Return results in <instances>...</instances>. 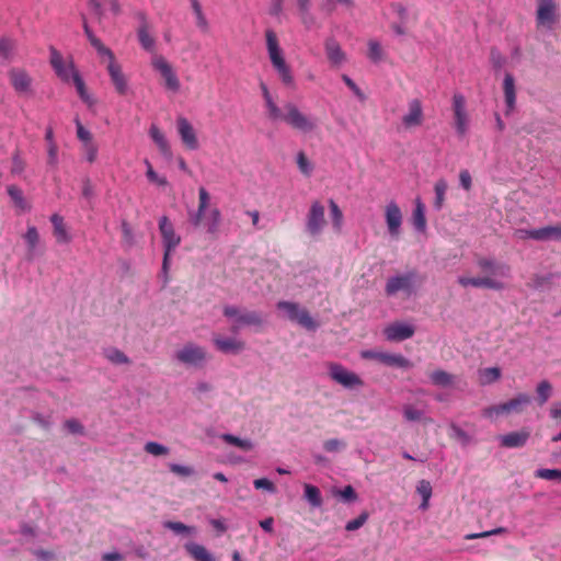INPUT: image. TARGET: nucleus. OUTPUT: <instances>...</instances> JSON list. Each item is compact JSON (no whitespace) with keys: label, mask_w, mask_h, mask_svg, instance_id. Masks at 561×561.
<instances>
[{"label":"nucleus","mask_w":561,"mask_h":561,"mask_svg":"<svg viewBox=\"0 0 561 561\" xmlns=\"http://www.w3.org/2000/svg\"><path fill=\"white\" fill-rule=\"evenodd\" d=\"M536 234L539 237V241L561 240V225L539 228V232Z\"/></svg>","instance_id":"38"},{"label":"nucleus","mask_w":561,"mask_h":561,"mask_svg":"<svg viewBox=\"0 0 561 561\" xmlns=\"http://www.w3.org/2000/svg\"><path fill=\"white\" fill-rule=\"evenodd\" d=\"M145 164L147 165V172L146 175L148 180L152 183L158 184L159 186H165L168 185V180L164 176H159L157 172L153 170L151 163L149 160H145Z\"/></svg>","instance_id":"53"},{"label":"nucleus","mask_w":561,"mask_h":561,"mask_svg":"<svg viewBox=\"0 0 561 561\" xmlns=\"http://www.w3.org/2000/svg\"><path fill=\"white\" fill-rule=\"evenodd\" d=\"M224 314L233 319L230 329L233 333H238L243 327H261L263 323L261 313L248 310L241 311L234 306H226L224 308Z\"/></svg>","instance_id":"4"},{"label":"nucleus","mask_w":561,"mask_h":561,"mask_svg":"<svg viewBox=\"0 0 561 561\" xmlns=\"http://www.w3.org/2000/svg\"><path fill=\"white\" fill-rule=\"evenodd\" d=\"M149 134L160 152L165 157H171V148L163 133L156 125H151Z\"/></svg>","instance_id":"30"},{"label":"nucleus","mask_w":561,"mask_h":561,"mask_svg":"<svg viewBox=\"0 0 561 561\" xmlns=\"http://www.w3.org/2000/svg\"><path fill=\"white\" fill-rule=\"evenodd\" d=\"M477 266L484 273V276L496 278L500 282L504 278L511 277V266L504 262H499L495 259L479 256L477 259Z\"/></svg>","instance_id":"10"},{"label":"nucleus","mask_w":561,"mask_h":561,"mask_svg":"<svg viewBox=\"0 0 561 561\" xmlns=\"http://www.w3.org/2000/svg\"><path fill=\"white\" fill-rule=\"evenodd\" d=\"M213 341H214L215 346L220 352L226 353V354H228V353L237 354V353L243 351L245 347L244 342L232 339V337L222 339V337L216 335V336H214Z\"/></svg>","instance_id":"24"},{"label":"nucleus","mask_w":561,"mask_h":561,"mask_svg":"<svg viewBox=\"0 0 561 561\" xmlns=\"http://www.w3.org/2000/svg\"><path fill=\"white\" fill-rule=\"evenodd\" d=\"M164 527L176 533V534H188L194 530L193 527L186 526L181 522H167Z\"/></svg>","instance_id":"62"},{"label":"nucleus","mask_w":561,"mask_h":561,"mask_svg":"<svg viewBox=\"0 0 561 561\" xmlns=\"http://www.w3.org/2000/svg\"><path fill=\"white\" fill-rule=\"evenodd\" d=\"M7 192L16 208L23 211L30 210L31 207L27 204L23 195V192L20 187H18L16 185H9Z\"/></svg>","instance_id":"33"},{"label":"nucleus","mask_w":561,"mask_h":561,"mask_svg":"<svg viewBox=\"0 0 561 561\" xmlns=\"http://www.w3.org/2000/svg\"><path fill=\"white\" fill-rule=\"evenodd\" d=\"M327 226L325 208L320 201H313L306 216V231L318 237Z\"/></svg>","instance_id":"9"},{"label":"nucleus","mask_w":561,"mask_h":561,"mask_svg":"<svg viewBox=\"0 0 561 561\" xmlns=\"http://www.w3.org/2000/svg\"><path fill=\"white\" fill-rule=\"evenodd\" d=\"M455 128L459 136H465L468 130V115L467 112H460L454 114Z\"/></svg>","instance_id":"49"},{"label":"nucleus","mask_w":561,"mask_h":561,"mask_svg":"<svg viewBox=\"0 0 561 561\" xmlns=\"http://www.w3.org/2000/svg\"><path fill=\"white\" fill-rule=\"evenodd\" d=\"M297 164H298V168L300 170V172L302 174H305L306 176H309L312 172V165L311 163L309 162L307 156L305 154V152L300 151L298 154H297Z\"/></svg>","instance_id":"57"},{"label":"nucleus","mask_w":561,"mask_h":561,"mask_svg":"<svg viewBox=\"0 0 561 561\" xmlns=\"http://www.w3.org/2000/svg\"><path fill=\"white\" fill-rule=\"evenodd\" d=\"M506 533H507L506 528L497 527V528H494V529L488 530V531L468 534L465 536V539L472 540V539H478V538H486L492 535H500V534H506Z\"/></svg>","instance_id":"56"},{"label":"nucleus","mask_w":561,"mask_h":561,"mask_svg":"<svg viewBox=\"0 0 561 561\" xmlns=\"http://www.w3.org/2000/svg\"><path fill=\"white\" fill-rule=\"evenodd\" d=\"M537 401L539 405H543L552 393V386L548 380H542L537 386Z\"/></svg>","instance_id":"45"},{"label":"nucleus","mask_w":561,"mask_h":561,"mask_svg":"<svg viewBox=\"0 0 561 561\" xmlns=\"http://www.w3.org/2000/svg\"><path fill=\"white\" fill-rule=\"evenodd\" d=\"M458 283L462 287L472 286L476 288H486L493 290H502L505 288V284L500 282L496 278H492L489 276H478V277H465L460 276L458 278Z\"/></svg>","instance_id":"18"},{"label":"nucleus","mask_w":561,"mask_h":561,"mask_svg":"<svg viewBox=\"0 0 561 561\" xmlns=\"http://www.w3.org/2000/svg\"><path fill=\"white\" fill-rule=\"evenodd\" d=\"M192 9L196 15V25L204 32L208 31V22L203 13L202 5L198 0H191Z\"/></svg>","instance_id":"47"},{"label":"nucleus","mask_w":561,"mask_h":561,"mask_svg":"<svg viewBox=\"0 0 561 561\" xmlns=\"http://www.w3.org/2000/svg\"><path fill=\"white\" fill-rule=\"evenodd\" d=\"M220 438L229 444V445H233L238 448H240L241 450H244V451H250L253 449L254 445L252 443V440L248 439V438H240V437H237L232 434H222L220 436Z\"/></svg>","instance_id":"37"},{"label":"nucleus","mask_w":561,"mask_h":561,"mask_svg":"<svg viewBox=\"0 0 561 561\" xmlns=\"http://www.w3.org/2000/svg\"><path fill=\"white\" fill-rule=\"evenodd\" d=\"M253 485L256 490H264V491H267L270 493H275L276 492V486L275 484L270 481L268 479L266 478H260V479H255L253 481Z\"/></svg>","instance_id":"61"},{"label":"nucleus","mask_w":561,"mask_h":561,"mask_svg":"<svg viewBox=\"0 0 561 561\" xmlns=\"http://www.w3.org/2000/svg\"><path fill=\"white\" fill-rule=\"evenodd\" d=\"M414 328L403 322H394L385 329V335L389 341H404L414 334Z\"/></svg>","instance_id":"21"},{"label":"nucleus","mask_w":561,"mask_h":561,"mask_svg":"<svg viewBox=\"0 0 561 561\" xmlns=\"http://www.w3.org/2000/svg\"><path fill=\"white\" fill-rule=\"evenodd\" d=\"M535 477L543 480L561 481V469H538L535 471Z\"/></svg>","instance_id":"51"},{"label":"nucleus","mask_w":561,"mask_h":561,"mask_svg":"<svg viewBox=\"0 0 561 561\" xmlns=\"http://www.w3.org/2000/svg\"><path fill=\"white\" fill-rule=\"evenodd\" d=\"M169 469L174 474L184 477V478L191 477L194 473V469L192 467L182 466V465H178V463H170Z\"/></svg>","instance_id":"60"},{"label":"nucleus","mask_w":561,"mask_h":561,"mask_svg":"<svg viewBox=\"0 0 561 561\" xmlns=\"http://www.w3.org/2000/svg\"><path fill=\"white\" fill-rule=\"evenodd\" d=\"M448 188V184L444 179H439L434 186L435 191V201H434V207L439 210L445 202V194Z\"/></svg>","instance_id":"40"},{"label":"nucleus","mask_w":561,"mask_h":561,"mask_svg":"<svg viewBox=\"0 0 561 561\" xmlns=\"http://www.w3.org/2000/svg\"><path fill=\"white\" fill-rule=\"evenodd\" d=\"M137 34L141 47L147 51H153L156 42L154 38L150 35V27L145 19L138 28Z\"/></svg>","instance_id":"28"},{"label":"nucleus","mask_w":561,"mask_h":561,"mask_svg":"<svg viewBox=\"0 0 561 561\" xmlns=\"http://www.w3.org/2000/svg\"><path fill=\"white\" fill-rule=\"evenodd\" d=\"M415 276V272H409L404 275L390 277L385 288L387 296H393L399 291H405L410 295L412 293V286Z\"/></svg>","instance_id":"15"},{"label":"nucleus","mask_w":561,"mask_h":561,"mask_svg":"<svg viewBox=\"0 0 561 561\" xmlns=\"http://www.w3.org/2000/svg\"><path fill=\"white\" fill-rule=\"evenodd\" d=\"M101 57H105L107 59L106 69L116 92L121 95H125L128 91V83L125 75L123 73L121 65L115 59L113 51L110 50V54H104Z\"/></svg>","instance_id":"11"},{"label":"nucleus","mask_w":561,"mask_h":561,"mask_svg":"<svg viewBox=\"0 0 561 561\" xmlns=\"http://www.w3.org/2000/svg\"><path fill=\"white\" fill-rule=\"evenodd\" d=\"M328 369L330 378L346 389H356L364 386L363 379L357 374L346 369L339 363H329Z\"/></svg>","instance_id":"7"},{"label":"nucleus","mask_w":561,"mask_h":561,"mask_svg":"<svg viewBox=\"0 0 561 561\" xmlns=\"http://www.w3.org/2000/svg\"><path fill=\"white\" fill-rule=\"evenodd\" d=\"M50 65L54 68L57 76L62 80L68 82L70 79L75 81V76L79 75V72L76 70L72 62L66 64L64 61V58L61 54L55 49L50 48Z\"/></svg>","instance_id":"13"},{"label":"nucleus","mask_w":561,"mask_h":561,"mask_svg":"<svg viewBox=\"0 0 561 561\" xmlns=\"http://www.w3.org/2000/svg\"><path fill=\"white\" fill-rule=\"evenodd\" d=\"M50 221L54 226V234L59 243H67L70 241V237L64 224V218L58 214H54L50 217Z\"/></svg>","instance_id":"32"},{"label":"nucleus","mask_w":561,"mask_h":561,"mask_svg":"<svg viewBox=\"0 0 561 561\" xmlns=\"http://www.w3.org/2000/svg\"><path fill=\"white\" fill-rule=\"evenodd\" d=\"M403 415L408 421H421L423 419V412L412 405H405L403 408Z\"/></svg>","instance_id":"64"},{"label":"nucleus","mask_w":561,"mask_h":561,"mask_svg":"<svg viewBox=\"0 0 561 561\" xmlns=\"http://www.w3.org/2000/svg\"><path fill=\"white\" fill-rule=\"evenodd\" d=\"M104 356L107 360L115 365L129 364L130 359L118 348L110 347L104 351Z\"/></svg>","instance_id":"41"},{"label":"nucleus","mask_w":561,"mask_h":561,"mask_svg":"<svg viewBox=\"0 0 561 561\" xmlns=\"http://www.w3.org/2000/svg\"><path fill=\"white\" fill-rule=\"evenodd\" d=\"M89 8L98 23H102L104 16V0H89Z\"/></svg>","instance_id":"55"},{"label":"nucleus","mask_w":561,"mask_h":561,"mask_svg":"<svg viewBox=\"0 0 561 561\" xmlns=\"http://www.w3.org/2000/svg\"><path fill=\"white\" fill-rule=\"evenodd\" d=\"M10 83L19 95H33V79L28 72L22 68H12L9 70Z\"/></svg>","instance_id":"12"},{"label":"nucleus","mask_w":561,"mask_h":561,"mask_svg":"<svg viewBox=\"0 0 561 561\" xmlns=\"http://www.w3.org/2000/svg\"><path fill=\"white\" fill-rule=\"evenodd\" d=\"M25 169V162L21 158L19 151H15L12 156V167H11V173L13 175L21 174Z\"/></svg>","instance_id":"59"},{"label":"nucleus","mask_w":561,"mask_h":561,"mask_svg":"<svg viewBox=\"0 0 561 561\" xmlns=\"http://www.w3.org/2000/svg\"><path fill=\"white\" fill-rule=\"evenodd\" d=\"M73 84L77 89V92L80 96V99L89 106V107H92L95 105V100L92 98V95H90L87 91V88H85V84H84V81L82 80V78L80 77V75H76L75 76V81H73Z\"/></svg>","instance_id":"39"},{"label":"nucleus","mask_w":561,"mask_h":561,"mask_svg":"<svg viewBox=\"0 0 561 561\" xmlns=\"http://www.w3.org/2000/svg\"><path fill=\"white\" fill-rule=\"evenodd\" d=\"M221 220V214L218 208H214L209 211L206 219L207 232L210 234L217 233Z\"/></svg>","instance_id":"44"},{"label":"nucleus","mask_w":561,"mask_h":561,"mask_svg":"<svg viewBox=\"0 0 561 561\" xmlns=\"http://www.w3.org/2000/svg\"><path fill=\"white\" fill-rule=\"evenodd\" d=\"M324 48L327 57L333 66H340L344 62L345 54L335 38L329 37L324 43Z\"/></svg>","instance_id":"23"},{"label":"nucleus","mask_w":561,"mask_h":561,"mask_svg":"<svg viewBox=\"0 0 561 561\" xmlns=\"http://www.w3.org/2000/svg\"><path fill=\"white\" fill-rule=\"evenodd\" d=\"M184 548L195 561H215L214 556L203 545L187 542Z\"/></svg>","instance_id":"27"},{"label":"nucleus","mask_w":561,"mask_h":561,"mask_svg":"<svg viewBox=\"0 0 561 561\" xmlns=\"http://www.w3.org/2000/svg\"><path fill=\"white\" fill-rule=\"evenodd\" d=\"M530 437V431L523 428L520 431L511 432L500 437L501 445L505 448H519L526 445Z\"/></svg>","instance_id":"22"},{"label":"nucleus","mask_w":561,"mask_h":561,"mask_svg":"<svg viewBox=\"0 0 561 561\" xmlns=\"http://www.w3.org/2000/svg\"><path fill=\"white\" fill-rule=\"evenodd\" d=\"M412 220H413L414 227L419 231L425 230V228H426L425 209H424L423 203L419 198L415 201V208L413 210Z\"/></svg>","instance_id":"36"},{"label":"nucleus","mask_w":561,"mask_h":561,"mask_svg":"<svg viewBox=\"0 0 561 561\" xmlns=\"http://www.w3.org/2000/svg\"><path fill=\"white\" fill-rule=\"evenodd\" d=\"M501 377V370L497 367H490L480 370V381L482 385H489Z\"/></svg>","instance_id":"46"},{"label":"nucleus","mask_w":561,"mask_h":561,"mask_svg":"<svg viewBox=\"0 0 561 561\" xmlns=\"http://www.w3.org/2000/svg\"><path fill=\"white\" fill-rule=\"evenodd\" d=\"M334 496H339L343 502L351 503L357 500V493L352 485H346L344 489H334L332 491Z\"/></svg>","instance_id":"48"},{"label":"nucleus","mask_w":561,"mask_h":561,"mask_svg":"<svg viewBox=\"0 0 561 561\" xmlns=\"http://www.w3.org/2000/svg\"><path fill=\"white\" fill-rule=\"evenodd\" d=\"M417 493L422 496L421 508L426 510L428 507V501L432 496V485L427 480H421L416 486Z\"/></svg>","instance_id":"43"},{"label":"nucleus","mask_w":561,"mask_h":561,"mask_svg":"<svg viewBox=\"0 0 561 561\" xmlns=\"http://www.w3.org/2000/svg\"><path fill=\"white\" fill-rule=\"evenodd\" d=\"M385 217L390 236L398 239L402 224V213L394 202H390L386 206Z\"/></svg>","instance_id":"19"},{"label":"nucleus","mask_w":561,"mask_h":561,"mask_svg":"<svg viewBox=\"0 0 561 561\" xmlns=\"http://www.w3.org/2000/svg\"><path fill=\"white\" fill-rule=\"evenodd\" d=\"M304 497L312 507H320L323 503L321 492L316 485L304 484Z\"/></svg>","instance_id":"34"},{"label":"nucleus","mask_w":561,"mask_h":561,"mask_svg":"<svg viewBox=\"0 0 561 561\" xmlns=\"http://www.w3.org/2000/svg\"><path fill=\"white\" fill-rule=\"evenodd\" d=\"M159 230L162 237L164 254L162 268L164 272L168 271L169 260L172 251L181 243V237L176 234L173 225L167 216H162L159 220Z\"/></svg>","instance_id":"5"},{"label":"nucleus","mask_w":561,"mask_h":561,"mask_svg":"<svg viewBox=\"0 0 561 561\" xmlns=\"http://www.w3.org/2000/svg\"><path fill=\"white\" fill-rule=\"evenodd\" d=\"M175 357L182 364L202 367L209 356L205 347L188 342L176 352Z\"/></svg>","instance_id":"8"},{"label":"nucleus","mask_w":561,"mask_h":561,"mask_svg":"<svg viewBox=\"0 0 561 561\" xmlns=\"http://www.w3.org/2000/svg\"><path fill=\"white\" fill-rule=\"evenodd\" d=\"M346 447V443L344 440L337 438H330L323 443V448L328 453H335L344 449Z\"/></svg>","instance_id":"58"},{"label":"nucleus","mask_w":561,"mask_h":561,"mask_svg":"<svg viewBox=\"0 0 561 561\" xmlns=\"http://www.w3.org/2000/svg\"><path fill=\"white\" fill-rule=\"evenodd\" d=\"M503 92L506 103V114H510L516 103V89H515V79L513 75L506 73L503 80Z\"/></svg>","instance_id":"25"},{"label":"nucleus","mask_w":561,"mask_h":561,"mask_svg":"<svg viewBox=\"0 0 561 561\" xmlns=\"http://www.w3.org/2000/svg\"><path fill=\"white\" fill-rule=\"evenodd\" d=\"M23 238H24V240H25V242L27 244L26 259L28 261H31V260L34 259L35 249H36V247H37V244L39 242V233H38L36 227L28 226Z\"/></svg>","instance_id":"31"},{"label":"nucleus","mask_w":561,"mask_h":561,"mask_svg":"<svg viewBox=\"0 0 561 561\" xmlns=\"http://www.w3.org/2000/svg\"><path fill=\"white\" fill-rule=\"evenodd\" d=\"M368 517H369L368 512H366V511L362 512L356 518L346 523L345 529L347 531H354V530L359 529L367 522Z\"/></svg>","instance_id":"54"},{"label":"nucleus","mask_w":561,"mask_h":561,"mask_svg":"<svg viewBox=\"0 0 561 561\" xmlns=\"http://www.w3.org/2000/svg\"><path fill=\"white\" fill-rule=\"evenodd\" d=\"M502 407H503V403L488 407V408L483 409L482 415L486 419L493 420L501 414H506V411L503 410Z\"/></svg>","instance_id":"63"},{"label":"nucleus","mask_w":561,"mask_h":561,"mask_svg":"<svg viewBox=\"0 0 561 561\" xmlns=\"http://www.w3.org/2000/svg\"><path fill=\"white\" fill-rule=\"evenodd\" d=\"M329 206L332 226L336 232H340L343 225V213L340 209L339 205L333 199L329 201Z\"/></svg>","instance_id":"42"},{"label":"nucleus","mask_w":561,"mask_h":561,"mask_svg":"<svg viewBox=\"0 0 561 561\" xmlns=\"http://www.w3.org/2000/svg\"><path fill=\"white\" fill-rule=\"evenodd\" d=\"M178 131L181 137L182 142L187 149L195 150L198 148V141L196 137V133L187 121V118L180 116L176 119Z\"/></svg>","instance_id":"20"},{"label":"nucleus","mask_w":561,"mask_h":561,"mask_svg":"<svg viewBox=\"0 0 561 561\" xmlns=\"http://www.w3.org/2000/svg\"><path fill=\"white\" fill-rule=\"evenodd\" d=\"M265 39L272 66L277 71L282 82L287 87H291L294 84V77L290 67L283 56L276 33L273 30H266Z\"/></svg>","instance_id":"2"},{"label":"nucleus","mask_w":561,"mask_h":561,"mask_svg":"<svg viewBox=\"0 0 561 561\" xmlns=\"http://www.w3.org/2000/svg\"><path fill=\"white\" fill-rule=\"evenodd\" d=\"M455 376L443 370V369H436L434 371L431 373L430 375V379L431 381L436 385V386H440V387H449L454 383L455 381Z\"/></svg>","instance_id":"35"},{"label":"nucleus","mask_w":561,"mask_h":561,"mask_svg":"<svg viewBox=\"0 0 561 561\" xmlns=\"http://www.w3.org/2000/svg\"><path fill=\"white\" fill-rule=\"evenodd\" d=\"M360 357L364 359L378 360L387 366L407 367L409 364V360L402 355L382 353L373 350L362 351Z\"/></svg>","instance_id":"16"},{"label":"nucleus","mask_w":561,"mask_h":561,"mask_svg":"<svg viewBox=\"0 0 561 561\" xmlns=\"http://www.w3.org/2000/svg\"><path fill=\"white\" fill-rule=\"evenodd\" d=\"M81 18H82V26H83L84 34L87 35V37H88V39H89L90 44H91V45L96 49L98 54H99L100 56H102V55H104V54H110V50H111V49H110L108 47H106V46L101 42V39H100V38H98V37L93 34V32H92L91 27H90V26H89V24H88V21H87L85 15H84V14H82V15H81Z\"/></svg>","instance_id":"29"},{"label":"nucleus","mask_w":561,"mask_h":561,"mask_svg":"<svg viewBox=\"0 0 561 561\" xmlns=\"http://www.w3.org/2000/svg\"><path fill=\"white\" fill-rule=\"evenodd\" d=\"M144 450L156 457L167 456L169 454V448L157 442H147L144 446Z\"/></svg>","instance_id":"50"},{"label":"nucleus","mask_w":561,"mask_h":561,"mask_svg":"<svg viewBox=\"0 0 561 561\" xmlns=\"http://www.w3.org/2000/svg\"><path fill=\"white\" fill-rule=\"evenodd\" d=\"M560 13L557 0H537L536 24L538 28L552 30L559 22Z\"/></svg>","instance_id":"6"},{"label":"nucleus","mask_w":561,"mask_h":561,"mask_svg":"<svg viewBox=\"0 0 561 561\" xmlns=\"http://www.w3.org/2000/svg\"><path fill=\"white\" fill-rule=\"evenodd\" d=\"M152 66L158 70L164 79L165 88L176 92L180 89V81L171 65L162 56H154L152 59Z\"/></svg>","instance_id":"14"},{"label":"nucleus","mask_w":561,"mask_h":561,"mask_svg":"<svg viewBox=\"0 0 561 561\" xmlns=\"http://www.w3.org/2000/svg\"><path fill=\"white\" fill-rule=\"evenodd\" d=\"M277 309L285 312L286 318L293 322H297L302 328L314 331L318 323L310 316L306 308H300L297 302L280 300L277 302Z\"/></svg>","instance_id":"3"},{"label":"nucleus","mask_w":561,"mask_h":561,"mask_svg":"<svg viewBox=\"0 0 561 561\" xmlns=\"http://www.w3.org/2000/svg\"><path fill=\"white\" fill-rule=\"evenodd\" d=\"M424 114L419 99H412L408 103V113L402 117V124L407 129L419 127L423 124Z\"/></svg>","instance_id":"17"},{"label":"nucleus","mask_w":561,"mask_h":561,"mask_svg":"<svg viewBox=\"0 0 561 561\" xmlns=\"http://www.w3.org/2000/svg\"><path fill=\"white\" fill-rule=\"evenodd\" d=\"M368 57L374 62H378L383 58V50L377 41L368 42Z\"/></svg>","instance_id":"52"},{"label":"nucleus","mask_w":561,"mask_h":561,"mask_svg":"<svg viewBox=\"0 0 561 561\" xmlns=\"http://www.w3.org/2000/svg\"><path fill=\"white\" fill-rule=\"evenodd\" d=\"M260 88L267 108V117L271 121L284 122L294 130L302 134H311L318 129V121L316 117L305 114L293 102H287L284 105L283 112L273 100L267 85L261 82Z\"/></svg>","instance_id":"1"},{"label":"nucleus","mask_w":561,"mask_h":561,"mask_svg":"<svg viewBox=\"0 0 561 561\" xmlns=\"http://www.w3.org/2000/svg\"><path fill=\"white\" fill-rule=\"evenodd\" d=\"M530 403V397L526 393H518L515 398L503 403L502 409L506 414L522 413L524 408Z\"/></svg>","instance_id":"26"}]
</instances>
